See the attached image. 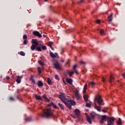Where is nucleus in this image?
<instances>
[{
    "mask_svg": "<svg viewBox=\"0 0 125 125\" xmlns=\"http://www.w3.org/2000/svg\"><path fill=\"white\" fill-rule=\"evenodd\" d=\"M37 85L39 86V87H42V86H43V83L42 81H38Z\"/></svg>",
    "mask_w": 125,
    "mask_h": 125,
    "instance_id": "10",
    "label": "nucleus"
},
{
    "mask_svg": "<svg viewBox=\"0 0 125 125\" xmlns=\"http://www.w3.org/2000/svg\"><path fill=\"white\" fill-rule=\"evenodd\" d=\"M122 76L124 77V78L125 79V73L122 74Z\"/></svg>",
    "mask_w": 125,
    "mask_h": 125,
    "instance_id": "56",
    "label": "nucleus"
},
{
    "mask_svg": "<svg viewBox=\"0 0 125 125\" xmlns=\"http://www.w3.org/2000/svg\"><path fill=\"white\" fill-rule=\"evenodd\" d=\"M107 118V116L106 115H103L102 116V120H104V121H105L106 119Z\"/></svg>",
    "mask_w": 125,
    "mask_h": 125,
    "instance_id": "31",
    "label": "nucleus"
},
{
    "mask_svg": "<svg viewBox=\"0 0 125 125\" xmlns=\"http://www.w3.org/2000/svg\"><path fill=\"white\" fill-rule=\"evenodd\" d=\"M48 106H49V107H50V104H48Z\"/></svg>",
    "mask_w": 125,
    "mask_h": 125,
    "instance_id": "63",
    "label": "nucleus"
},
{
    "mask_svg": "<svg viewBox=\"0 0 125 125\" xmlns=\"http://www.w3.org/2000/svg\"><path fill=\"white\" fill-rule=\"evenodd\" d=\"M98 31L100 32L101 36H105V35H106L105 31H104L103 29H98Z\"/></svg>",
    "mask_w": 125,
    "mask_h": 125,
    "instance_id": "9",
    "label": "nucleus"
},
{
    "mask_svg": "<svg viewBox=\"0 0 125 125\" xmlns=\"http://www.w3.org/2000/svg\"><path fill=\"white\" fill-rule=\"evenodd\" d=\"M42 49L43 50H45V49H46V46H44V45H42Z\"/></svg>",
    "mask_w": 125,
    "mask_h": 125,
    "instance_id": "40",
    "label": "nucleus"
},
{
    "mask_svg": "<svg viewBox=\"0 0 125 125\" xmlns=\"http://www.w3.org/2000/svg\"><path fill=\"white\" fill-rule=\"evenodd\" d=\"M58 98L62 100V102L66 105V107L69 108V110L72 109V105H76V102L73 100H69L68 99H67V98L65 97V94H60L58 97Z\"/></svg>",
    "mask_w": 125,
    "mask_h": 125,
    "instance_id": "1",
    "label": "nucleus"
},
{
    "mask_svg": "<svg viewBox=\"0 0 125 125\" xmlns=\"http://www.w3.org/2000/svg\"><path fill=\"white\" fill-rule=\"evenodd\" d=\"M114 80H115V78L113 75H111L109 80V83H112L113 82H114Z\"/></svg>",
    "mask_w": 125,
    "mask_h": 125,
    "instance_id": "13",
    "label": "nucleus"
},
{
    "mask_svg": "<svg viewBox=\"0 0 125 125\" xmlns=\"http://www.w3.org/2000/svg\"><path fill=\"white\" fill-rule=\"evenodd\" d=\"M38 71L39 74H42V71L41 70V68H40V67H38Z\"/></svg>",
    "mask_w": 125,
    "mask_h": 125,
    "instance_id": "37",
    "label": "nucleus"
},
{
    "mask_svg": "<svg viewBox=\"0 0 125 125\" xmlns=\"http://www.w3.org/2000/svg\"><path fill=\"white\" fill-rule=\"evenodd\" d=\"M9 100L11 101H14V99L12 97H10L9 98Z\"/></svg>",
    "mask_w": 125,
    "mask_h": 125,
    "instance_id": "42",
    "label": "nucleus"
},
{
    "mask_svg": "<svg viewBox=\"0 0 125 125\" xmlns=\"http://www.w3.org/2000/svg\"><path fill=\"white\" fill-rule=\"evenodd\" d=\"M85 111H86V112H88L89 110H88V109H86Z\"/></svg>",
    "mask_w": 125,
    "mask_h": 125,
    "instance_id": "59",
    "label": "nucleus"
},
{
    "mask_svg": "<svg viewBox=\"0 0 125 125\" xmlns=\"http://www.w3.org/2000/svg\"><path fill=\"white\" fill-rule=\"evenodd\" d=\"M90 116L91 117V120H94V119H95V114H94V113H90Z\"/></svg>",
    "mask_w": 125,
    "mask_h": 125,
    "instance_id": "22",
    "label": "nucleus"
},
{
    "mask_svg": "<svg viewBox=\"0 0 125 125\" xmlns=\"http://www.w3.org/2000/svg\"><path fill=\"white\" fill-rule=\"evenodd\" d=\"M73 75H74V72H71L69 73V76L70 77H72V76H73Z\"/></svg>",
    "mask_w": 125,
    "mask_h": 125,
    "instance_id": "45",
    "label": "nucleus"
},
{
    "mask_svg": "<svg viewBox=\"0 0 125 125\" xmlns=\"http://www.w3.org/2000/svg\"><path fill=\"white\" fill-rule=\"evenodd\" d=\"M86 107H87L88 108H90L91 107V104L89 103H86Z\"/></svg>",
    "mask_w": 125,
    "mask_h": 125,
    "instance_id": "33",
    "label": "nucleus"
},
{
    "mask_svg": "<svg viewBox=\"0 0 125 125\" xmlns=\"http://www.w3.org/2000/svg\"><path fill=\"white\" fill-rule=\"evenodd\" d=\"M30 80L33 83H36L35 82V80L33 79V78H30Z\"/></svg>",
    "mask_w": 125,
    "mask_h": 125,
    "instance_id": "44",
    "label": "nucleus"
},
{
    "mask_svg": "<svg viewBox=\"0 0 125 125\" xmlns=\"http://www.w3.org/2000/svg\"><path fill=\"white\" fill-rule=\"evenodd\" d=\"M17 79H16V82L18 83H21V77H20V76H17Z\"/></svg>",
    "mask_w": 125,
    "mask_h": 125,
    "instance_id": "14",
    "label": "nucleus"
},
{
    "mask_svg": "<svg viewBox=\"0 0 125 125\" xmlns=\"http://www.w3.org/2000/svg\"><path fill=\"white\" fill-rule=\"evenodd\" d=\"M77 65L75 64L73 67V70L74 71V73H75V74H78V70H77Z\"/></svg>",
    "mask_w": 125,
    "mask_h": 125,
    "instance_id": "16",
    "label": "nucleus"
},
{
    "mask_svg": "<svg viewBox=\"0 0 125 125\" xmlns=\"http://www.w3.org/2000/svg\"><path fill=\"white\" fill-rule=\"evenodd\" d=\"M27 40H24L23 41V44H27Z\"/></svg>",
    "mask_w": 125,
    "mask_h": 125,
    "instance_id": "46",
    "label": "nucleus"
},
{
    "mask_svg": "<svg viewBox=\"0 0 125 125\" xmlns=\"http://www.w3.org/2000/svg\"><path fill=\"white\" fill-rule=\"evenodd\" d=\"M47 83H48V84L51 85L52 84V81L50 78H47Z\"/></svg>",
    "mask_w": 125,
    "mask_h": 125,
    "instance_id": "20",
    "label": "nucleus"
},
{
    "mask_svg": "<svg viewBox=\"0 0 125 125\" xmlns=\"http://www.w3.org/2000/svg\"><path fill=\"white\" fill-rule=\"evenodd\" d=\"M54 66L55 69H57V70H61V67H60V64H59V63L58 61H56L53 64Z\"/></svg>",
    "mask_w": 125,
    "mask_h": 125,
    "instance_id": "5",
    "label": "nucleus"
},
{
    "mask_svg": "<svg viewBox=\"0 0 125 125\" xmlns=\"http://www.w3.org/2000/svg\"><path fill=\"white\" fill-rule=\"evenodd\" d=\"M104 120H103V119H101V120H100V123H101V124H104Z\"/></svg>",
    "mask_w": 125,
    "mask_h": 125,
    "instance_id": "47",
    "label": "nucleus"
},
{
    "mask_svg": "<svg viewBox=\"0 0 125 125\" xmlns=\"http://www.w3.org/2000/svg\"><path fill=\"white\" fill-rule=\"evenodd\" d=\"M32 44H34V45H37V46L39 45V42H37V39H33L32 40Z\"/></svg>",
    "mask_w": 125,
    "mask_h": 125,
    "instance_id": "11",
    "label": "nucleus"
},
{
    "mask_svg": "<svg viewBox=\"0 0 125 125\" xmlns=\"http://www.w3.org/2000/svg\"><path fill=\"white\" fill-rule=\"evenodd\" d=\"M55 77L56 80H57L58 81H59V80H60V79H59V77L57 75H55Z\"/></svg>",
    "mask_w": 125,
    "mask_h": 125,
    "instance_id": "39",
    "label": "nucleus"
},
{
    "mask_svg": "<svg viewBox=\"0 0 125 125\" xmlns=\"http://www.w3.org/2000/svg\"><path fill=\"white\" fill-rule=\"evenodd\" d=\"M58 105L62 110H64V106L63 105V104L61 103H59Z\"/></svg>",
    "mask_w": 125,
    "mask_h": 125,
    "instance_id": "25",
    "label": "nucleus"
},
{
    "mask_svg": "<svg viewBox=\"0 0 125 125\" xmlns=\"http://www.w3.org/2000/svg\"><path fill=\"white\" fill-rule=\"evenodd\" d=\"M90 84H91V85H92V86H94V85H95V83L93 82H90Z\"/></svg>",
    "mask_w": 125,
    "mask_h": 125,
    "instance_id": "38",
    "label": "nucleus"
},
{
    "mask_svg": "<svg viewBox=\"0 0 125 125\" xmlns=\"http://www.w3.org/2000/svg\"><path fill=\"white\" fill-rule=\"evenodd\" d=\"M50 56H51L52 58H55V57H56V56H55L54 54L51 52H50Z\"/></svg>",
    "mask_w": 125,
    "mask_h": 125,
    "instance_id": "26",
    "label": "nucleus"
},
{
    "mask_svg": "<svg viewBox=\"0 0 125 125\" xmlns=\"http://www.w3.org/2000/svg\"><path fill=\"white\" fill-rule=\"evenodd\" d=\"M63 83H65V81H64V80H63Z\"/></svg>",
    "mask_w": 125,
    "mask_h": 125,
    "instance_id": "62",
    "label": "nucleus"
},
{
    "mask_svg": "<svg viewBox=\"0 0 125 125\" xmlns=\"http://www.w3.org/2000/svg\"><path fill=\"white\" fill-rule=\"evenodd\" d=\"M102 112H103L104 113H107V110H106V109H103L102 110Z\"/></svg>",
    "mask_w": 125,
    "mask_h": 125,
    "instance_id": "48",
    "label": "nucleus"
},
{
    "mask_svg": "<svg viewBox=\"0 0 125 125\" xmlns=\"http://www.w3.org/2000/svg\"><path fill=\"white\" fill-rule=\"evenodd\" d=\"M43 37L44 38H46V35H43Z\"/></svg>",
    "mask_w": 125,
    "mask_h": 125,
    "instance_id": "58",
    "label": "nucleus"
},
{
    "mask_svg": "<svg viewBox=\"0 0 125 125\" xmlns=\"http://www.w3.org/2000/svg\"><path fill=\"white\" fill-rule=\"evenodd\" d=\"M53 44V42H49L48 44V46L50 47V46H52Z\"/></svg>",
    "mask_w": 125,
    "mask_h": 125,
    "instance_id": "32",
    "label": "nucleus"
},
{
    "mask_svg": "<svg viewBox=\"0 0 125 125\" xmlns=\"http://www.w3.org/2000/svg\"><path fill=\"white\" fill-rule=\"evenodd\" d=\"M26 122H31L32 121V117H28L25 119Z\"/></svg>",
    "mask_w": 125,
    "mask_h": 125,
    "instance_id": "28",
    "label": "nucleus"
},
{
    "mask_svg": "<svg viewBox=\"0 0 125 125\" xmlns=\"http://www.w3.org/2000/svg\"><path fill=\"white\" fill-rule=\"evenodd\" d=\"M94 108H95V109H96V110H97L99 112H101V107L99 106H98L96 104H95L94 105Z\"/></svg>",
    "mask_w": 125,
    "mask_h": 125,
    "instance_id": "8",
    "label": "nucleus"
},
{
    "mask_svg": "<svg viewBox=\"0 0 125 125\" xmlns=\"http://www.w3.org/2000/svg\"><path fill=\"white\" fill-rule=\"evenodd\" d=\"M54 55H55V56H56V57H57V56H58V54H57V53H55Z\"/></svg>",
    "mask_w": 125,
    "mask_h": 125,
    "instance_id": "53",
    "label": "nucleus"
},
{
    "mask_svg": "<svg viewBox=\"0 0 125 125\" xmlns=\"http://www.w3.org/2000/svg\"><path fill=\"white\" fill-rule=\"evenodd\" d=\"M67 64H69V62H67L66 63V65H67Z\"/></svg>",
    "mask_w": 125,
    "mask_h": 125,
    "instance_id": "60",
    "label": "nucleus"
},
{
    "mask_svg": "<svg viewBox=\"0 0 125 125\" xmlns=\"http://www.w3.org/2000/svg\"><path fill=\"white\" fill-rule=\"evenodd\" d=\"M96 22H97V24H99V23H100V20H97Z\"/></svg>",
    "mask_w": 125,
    "mask_h": 125,
    "instance_id": "50",
    "label": "nucleus"
},
{
    "mask_svg": "<svg viewBox=\"0 0 125 125\" xmlns=\"http://www.w3.org/2000/svg\"><path fill=\"white\" fill-rule=\"evenodd\" d=\"M20 55H21V56H25V53L23 51L20 52Z\"/></svg>",
    "mask_w": 125,
    "mask_h": 125,
    "instance_id": "35",
    "label": "nucleus"
},
{
    "mask_svg": "<svg viewBox=\"0 0 125 125\" xmlns=\"http://www.w3.org/2000/svg\"><path fill=\"white\" fill-rule=\"evenodd\" d=\"M49 22H50V21H51V20H49Z\"/></svg>",
    "mask_w": 125,
    "mask_h": 125,
    "instance_id": "64",
    "label": "nucleus"
},
{
    "mask_svg": "<svg viewBox=\"0 0 125 125\" xmlns=\"http://www.w3.org/2000/svg\"><path fill=\"white\" fill-rule=\"evenodd\" d=\"M80 64H85V62L81 61V62H80Z\"/></svg>",
    "mask_w": 125,
    "mask_h": 125,
    "instance_id": "55",
    "label": "nucleus"
},
{
    "mask_svg": "<svg viewBox=\"0 0 125 125\" xmlns=\"http://www.w3.org/2000/svg\"><path fill=\"white\" fill-rule=\"evenodd\" d=\"M51 105L53 106V107H54L55 109H57V106H56V105H55V104H54V103L52 102L51 103Z\"/></svg>",
    "mask_w": 125,
    "mask_h": 125,
    "instance_id": "30",
    "label": "nucleus"
},
{
    "mask_svg": "<svg viewBox=\"0 0 125 125\" xmlns=\"http://www.w3.org/2000/svg\"><path fill=\"white\" fill-rule=\"evenodd\" d=\"M23 40H27V35H24L23 36Z\"/></svg>",
    "mask_w": 125,
    "mask_h": 125,
    "instance_id": "43",
    "label": "nucleus"
},
{
    "mask_svg": "<svg viewBox=\"0 0 125 125\" xmlns=\"http://www.w3.org/2000/svg\"><path fill=\"white\" fill-rule=\"evenodd\" d=\"M83 2V0H81L78 2V4H82Z\"/></svg>",
    "mask_w": 125,
    "mask_h": 125,
    "instance_id": "36",
    "label": "nucleus"
},
{
    "mask_svg": "<svg viewBox=\"0 0 125 125\" xmlns=\"http://www.w3.org/2000/svg\"><path fill=\"white\" fill-rule=\"evenodd\" d=\"M35 98H36L37 100H41V101L44 100V101H46V102H49V99H48L45 95H43L42 97H41V96L35 95Z\"/></svg>",
    "mask_w": 125,
    "mask_h": 125,
    "instance_id": "3",
    "label": "nucleus"
},
{
    "mask_svg": "<svg viewBox=\"0 0 125 125\" xmlns=\"http://www.w3.org/2000/svg\"><path fill=\"white\" fill-rule=\"evenodd\" d=\"M117 124L118 125H123V123L122 122V119L121 118H119L118 121L117 122Z\"/></svg>",
    "mask_w": 125,
    "mask_h": 125,
    "instance_id": "19",
    "label": "nucleus"
},
{
    "mask_svg": "<svg viewBox=\"0 0 125 125\" xmlns=\"http://www.w3.org/2000/svg\"><path fill=\"white\" fill-rule=\"evenodd\" d=\"M48 0H44V1H47Z\"/></svg>",
    "mask_w": 125,
    "mask_h": 125,
    "instance_id": "61",
    "label": "nucleus"
},
{
    "mask_svg": "<svg viewBox=\"0 0 125 125\" xmlns=\"http://www.w3.org/2000/svg\"><path fill=\"white\" fill-rule=\"evenodd\" d=\"M71 116L72 118H73V119H76L77 118V117L71 114Z\"/></svg>",
    "mask_w": 125,
    "mask_h": 125,
    "instance_id": "49",
    "label": "nucleus"
},
{
    "mask_svg": "<svg viewBox=\"0 0 125 125\" xmlns=\"http://www.w3.org/2000/svg\"><path fill=\"white\" fill-rule=\"evenodd\" d=\"M114 125V122L109 120L107 121V124L106 125Z\"/></svg>",
    "mask_w": 125,
    "mask_h": 125,
    "instance_id": "27",
    "label": "nucleus"
},
{
    "mask_svg": "<svg viewBox=\"0 0 125 125\" xmlns=\"http://www.w3.org/2000/svg\"><path fill=\"white\" fill-rule=\"evenodd\" d=\"M86 119H87V122L90 124V125H91L92 122H91V118L90 119V117L89 116H86Z\"/></svg>",
    "mask_w": 125,
    "mask_h": 125,
    "instance_id": "18",
    "label": "nucleus"
},
{
    "mask_svg": "<svg viewBox=\"0 0 125 125\" xmlns=\"http://www.w3.org/2000/svg\"><path fill=\"white\" fill-rule=\"evenodd\" d=\"M36 50H37V51H42V48L40 46H36Z\"/></svg>",
    "mask_w": 125,
    "mask_h": 125,
    "instance_id": "29",
    "label": "nucleus"
},
{
    "mask_svg": "<svg viewBox=\"0 0 125 125\" xmlns=\"http://www.w3.org/2000/svg\"><path fill=\"white\" fill-rule=\"evenodd\" d=\"M86 89H87V87H86V84H85L83 89V93H85L86 92Z\"/></svg>",
    "mask_w": 125,
    "mask_h": 125,
    "instance_id": "24",
    "label": "nucleus"
},
{
    "mask_svg": "<svg viewBox=\"0 0 125 125\" xmlns=\"http://www.w3.org/2000/svg\"><path fill=\"white\" fill-rule=\"evenodd\" d=\"M42 118L45 119H51L53 117V111L50 108L45 109L43 113L41 114Z\"/></svg>",
    "mask_w": 125,
    "mask_h": 125,
    "instance_id": "2",
    "label": "nucleus"
},
{
    "mask_svg": "<svg viewBox=\"0 0 125 125\" xmlns=\"http://www.w3.org/2000/svg\"><path fill=\"white\" fill-rule=\"evenodd\" d=\"M66 81L68 83L70 84V85H72L73 84V80L72 79H66Z\"/></svg>",
    "mask_w": 125,
    "mask_h": 125,
    "instance_id": "12",
    "label": "nucleus"
},
{
    "mask_svg": "<svg viewBox=\"0 0 125 125\" xmlns=\"http://www.w3.org/2000/svg\"><path fill=\"white\" fill-rule=\"evenodd\" d=\"M75 97L76 98H77V99L78 100H80V95H79V93L78 92H75Z\"/></svg>",
    "mask_w": 125,
    "mask_h": 125,
    "instance_id": "21",
    "label": "nucleus"
},
{
    "mask_svg": "<svg viewBox=\"0 0 125 125\" xmlns=\"http://www.w3.org/2000/svg\"><path fill=\"white\" fill-rule=\"evenodd\" d=\"M37 46H38V45L32 44L30 48H31V50L34 51V50H35V49L36 50V48Z\"/></svg>",
    "mask_w": 125,
    "mask_h": 125,
    "instance_id": "17",
    "label": "nucleus"
},
{
    "mask_svg": "<svg viewBox=\"0 0 125 125\" xmlns=\"http://www.w3.org/2000/svg\"><path fill=\"white\" fill-rule=\"evenodd\" d=\"M112 20H113V13H112L108 17V21L109 22H112Z\"/></svg>",
    "mask_w": 125,
    "mask_h": 125,
    "instance_id": "15",
    "label": "nucleus"
},
{
    "mask_svg": "<svg viewBox=\"0 0 125 125\" xmlns=\"http://www.w3.org/2000/svg\"><path fill=\"white\" fill-rule=\"evenodd\" d=\"M102 81L104 82V83H105V78H102Z\"/></svg>",
    "mask_w": 125,
    "mask_h": 125,
    "instance_id": "52",
    "label": "nucleus"
},
{
    "mask_svg": "<svg viewBox=\"0 0 125 125\" xmlns=\"http://www.w3.org/2000/svg\"><path fill=\"white\" fill-rule=\"evenodd\" d=\"M83 97L85 102H87V101H88V98H87V95L84 94L83 96Z\"/></svg>",
    "mask_w": 125,
    "mask_h": 125,
    "instance_id": "23",
    "label": "nucleus"
},
{
    "mask_svg": "<svg viewBox=\"0 0 125 125\" xmlns=\"http://www.w3.org/2000/svg\"><path fill=\"white\" fill-rule=\"evenodd\" d=\"M38 62L39 64L41 65V66H43V62H42V61H39Z\"/></svg>",
    "mask_w": 125,
    "mask_h": 125,
    "instance_id": "41",
    "label": "nucleus"
},
{
    "mask_svg": "<svg viewBox=\"0 0 125 125\" xmlns=\"http://www.w3.org/2000/svg\"><path fill=\"white\" fill-rule=\"evenodd\" d=\"M6 80H7V81H8V80H9V79H10V78H9V77H8V76H6Z\"/></svg>",
    "mask_w": 125,
    "mask_h": 125,
    "instance_id": "51",
    "label": "nucleus"
},
{
    "mask_svg": "<svg viewBox=\"0 0 125 125\" xmlns=\"http://www.w3.org/2000/svg\"><path fill=\"white\" fill-rule=\"evenodd\" d=\"M95 99L96 100V101L100 106L102 105V103H103V100H102V98H101V97L100 96H96L95 97Z\"/></svg>",
    "mask_w": 125,
    "mask_h": 125,
    "instance_id": "4",
    "label": "nucleus"
},
{
    "mask_svg": "<svg viewBox=\"0 0 125 125\" xmlns=\"http://www.w3.org/2000/svg\"><path fill=\"white\" fill-rule=\"evenodd\" d=\"M33 34L34 35V36H36L38 38H42V35H41V34H40V32H39V31H35L33 32Z\"/></svg>",
    "mask_w": 125,
    "mask_h": 125,
    "instance_id": "7",
    "label": "nucleus"
},
{
    "mask_svg": "<svg viewBox=\"0 0 125 125\" xmlns=\"http://www.w3.org/2000/svg\"><path fill=\"white\" fill-rule=\"evenodd\" d=\"M74 112L76 116H77L78 118L80 117V116H81V111H80V110L75 109Z\"/></svg>",
    "mask_w": 125,
    "mask_h": 125,
    "instance_id": "6",
    "label": "nucleus"
},
{
    "mask_svg": "<svg viewBox=\"0 0 125 125\" xmlns=\"http://www.w3.org/2000/svg\"><path fill=\"white\" fill-rule=\"evenodd\" d=\"M109 121H110V122H113V123H114V121H115V118L114 117H111L110 118H109Z\"/></svg>",
    "mask_w": 125,
    "mask_h": 125,
    "instance_id": "34",
    "label": "nucleus"
},
{
    "mask_svg": "<svg viewBox=\"0 0 125 125\" xmlns=\"http://www.w3.org/2000/svg\"><path fill=\"white\" fill-rule=\"evenodd\" d=\"M50 48L52 49V50H54V48L52 47V46H50Z\"/></svg>",
    "mask_w": 125,
    "mask_h": 125,
    "instance_id": "54",
    "label": "nucleus"
},
{
    "mask_svg": "<svg viewBox=\"0 0 125 125\" xmlns=\"http://www.w3.org/2000/svg\"><path fill=\"white\" fill-rule=\"evenodd\" d=\"M61 62H64V60H63V59H61Z\"/></svg>",
    "mask_w": 125,
    "mask_h": 125,
    "instance_id": "57",
    "label": "nucleus"
}]
</instances>
